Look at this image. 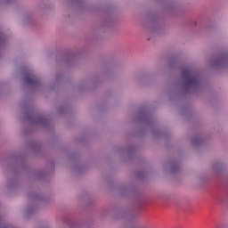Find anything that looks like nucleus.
Listing matches in <instances>:
<instances>
[{
	"label": "nucleus",
	"instance_id": "1",
	"mask_svg": "<svg viewBox=\"0 0 228 228\" xmlns=\"http://www.w3.org/2000/svg\"><path fill=\"white\" fill-rule=\"evenodd\" d=\"M182 74H183V77L186 80L188 85H197V83H199L197 77L191 74V69H183Z\"/></svg>",
	"mask_w": 228,
	"mask_h": 228
},
{
	"label": "nucleus",
	"instance_id": "2",
	"mask_svg": "<svg viewBox=\"0 0 228 228\" xmlns=\"http://www.w3.org/2000/svg\"><path fill=\"white\" fill-rule=\"evenodd\" d=\"M25 83L27 85H31L32 86H35L38 85V78H37L33 75H27L25 77Z\"/></svg>",
	"mask_w": 228,
	"mask_h": 228
}]
</instances>
